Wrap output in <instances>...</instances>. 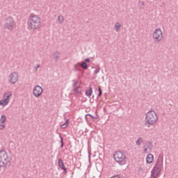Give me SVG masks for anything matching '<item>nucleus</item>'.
<instances>
[{
    "mask_svg": "<svg viewBox=\"0 0 178 178\" xmlns=\"http://www.w3.org/2000/svg\"><path fill=\"white\" fill-rule=\"evenodd\" d=\"M28 26L31 30H37L40 29V26H41V18L38 15L31 16L28 22Z\"/></svg>",
    "mask_w": 178,
    "mask_h": 178,
    "instance_id": "nucleus-1",
    "label": "nucleus"
},
{
    "mask_svg": "<svg viewBox=\"0 0 178 178\" xmlns=\"http://www.w3.org/2000/svg\"><path fill=\"white\" fill-rule=\"evenodd\" d=\"M158 120V115L154 111H148L145 115L146 124H155Z\"/></svg>",
    "mask_w": 178,
    "mask_h": 178,
    "instance_id": "nucleus-2",
    "label": "nucleus"
},
{
    "mask_svg": "<svg viewBox=\"0 0 178 178\" xmlns=\"http://www.w3.org/2000/svg\"><path fill=\"white\" fill-rule=\"evenodd\" d=\"M114 159L117 163L123 166L127 163L126 154L122 152H116L114 154Z\"/></svg>",
    "mask_w": 178,
    "mask_h": 178,
    "instance_id": "nucleus-3",
    "label": "nucleus"
},
{
    "mask_svg": "<svg viewBox=\"0 0 178 178\" xmlns=\"http://www.w3.org/2000/svg\"><path fill=\"white\" fill-rule=\"evenodd\" d=\"M9 155L6 151H0V168H6L9 163Z\"/></svg>",
    "mask_w": 178,
    "mask_h": 178,
    "instance_id": "nucleus-4",
    "label": "nucleus"
},
{
    "mask_svg": "<svg viewBox=\"0 0 178 178\" xmlns=\"http://www.w3.org/2000/svg\"><path fill=\"white\" fill-rule=\"evenodd\" d=\"M10 98H12V92H6L3 95V99L0 100V107L5 108L9 105L10 102Z\"/></svg>",
    "mask_w": 178,
    "mask_h": 178,
    "instance_id": "nucleus-5",
    "label": "nucleus"
},
{
    "mask_svg": "<svg viewBox=\"0 0 178 178\" xmlns=\"http://www.w3.org/2000/svg\"><path fill=\"white\" fill-rule=\"evenodd\" d=\"M162 169H163V165L162 164H156L154 168L152 170V178H156L159 177L161 175V172H162Z\"/></svg>",
    "mask_w": 178,
    "mask_h": 178,
    "instance_id": "nucleus-6",
    "label": "nucleus"
},
{
    "mask_svg": "<svg viewBox=\"0 0 178 178\" xmlns=\"http://www.w3.org/2000/svg\"><path fill=\"white\" fill-rule=\"evenodd\" d=\"M162 38H163V33L162 32V29L160 28L154 30L153 33V40L155 42H159L162 41Z\"/></svg>",
    "mask_w": 178,
    "mask_h": 178,
    "instance_id": "nucleus-7",
    "label": "nucleus"
},
{
    "mask_svg": "<svg viewBox=\"0 0 178 178\" xmlns=\"http://www.w3.org/2000/svg\"><path fill=\"white\" fill-rule=\"evenodd\" d=\"M15 21L12 18L7 19L6 23V29L9 30L10 31H13L15 29Z\"/></svg>",
    "mask_w": 178,
    "mask_h": 178,
    "instance_id": "nucleus-8",
    "label": "nucleus"
},
{
    "mask_svg": "<svg viewBox=\"0 0 178 178\" xmlns=\"http://www.w3.org/2000/svg\"><path fill=\"white\" fill-rule=\"evenodd\" d=\"M43 90L42 88L40 86H36L33 89V95L38 98L42 95Z\"/></svg>",
    "mask_w": 178,
    "mask_h": 178,
    "instance_id": "nucleus-9",
    "label": "nucleus"
},
{
    "mask_svg": "<svg viewBox=\"0 0 178 178\" xmlns=\"http://www.w3.org/2000/svg\"><path fill=\"white\" fill-rule=\"evenodd\" d=\"M9 82L11 84H15V83H17V80H19V75L16 72L12 73L9 76Z\"/></svg>",
    "mask_w": 178,
    "mask_h": 178,
    "instance_id": "nucleus-10",
    "label": "nucleus"
},
{
    "mask_svg": "<svg viewBox=\"0 0 178 178\" xmlns=\"http://www.w3.org/2000/svg\"><path fill=\"white\" fill-rule=\"evenodd\" d=\"M146 162L147 163H152L154 162V155L149 154L146 157Z\"/></svg>",
    "mask_w": 178,
    "mask_h": 178,
    "instance_id": "nucleus-11",
    "label": "nucleus"
},
{
    "mask_svg": "<svg viewBox=\"0 0 178 178\" xmlns=\"http://www.w3.org/2000/svg\"><path fill=\"white\" fill-rule=\"evenodd\" d=\"M58 166L60 168V169H63L65 172H67L66 167H65V164H63V160L62 159H58Z\"/></svg>",
    "mask_w": 178,
    "mask_h": 178,
    "instance_id": "nucleus-12",
    "label": "nucleus"
},
{
    "mask_svg": "<svg viewBox=\"0 0 178 178\" xmlns=\"http://www.w3.org/2000/svg\"><path fill=\"white\" fill-rule=\"evenodd\" d=\"M65 22V17L63 15H59L57 17V23L58 24H62Z\"/></svg>",
    "mask_w": 178,
    "mask_h": 178,
    "instance_id": "nucleus-13",
    "label": "nucleus"
},
{
    "mask_svg": "<svg viewBox=\"0 0 178 178\" xmlns=\"http://www.w3.org/2000/svg\"><path fill=\"white\" fill-rule=\"evenodd\" d=\"M5 122H6V115H2L0 118V123L5 124Z\"/></svg>",
    "mask_w": 178,
    "mask_h": 178,
    "instance_id": "nucleus-14",
    "label": "nucleus"
},
{
    "mask_svg": "<svg viewBox=\"0 0 178 178\" xmlns=\"http://www.w3.org/2000/svg\"><path fill=\"white\" fill-rule=\"evenodd\" d=\"M86 95L89 97H91L92 95V88H90L88 90H86Z\"/></svg>",
    "mask_w": 178,
    "mask_h": 178,
    "instance_id": "nucleus-15",
    "label": "nucleus"
},
{
    "mask_svg": "<svg viewBox=\"0 0 178 178\" xmlns=\"http://www.w3.org/2000/svg\"><path fill=\"white\" fill-rule=\"evenodd\" d=\"M69 126V120H66L65 122L60 125L61 129H66Z\"/></svg>",
    "mask_w": 178,
    "mask_h": 178,
    "instance_id": "nucleus-16",
    "label": "nucleus"
},
{
    "mask_svg": "<svg viewBox=\"0 0 178 178\" xmlns=\"http://www.w3.org/2000/svg\"><path fill=\"white\" fill-rule=\"evenodd\" d=\"M120 27H122V25L120 24V23L119 22L115 23V29L116 30V31H119V30H120Z\"/></svg>",
    "mask_w": 178,
    "mask_h": 178,
    "instance_id": "nucleus-17",
    "label": "nucleus"
},
{
    "mask_svg": "<svg viewBox=\"0 0 178 178\" xmlns=\"http://www.w3.org/2000/svg\"><path fill=\"white\" fill-rule=\"evenodd\" d=\"M143 138H139L137 140H136V145H141V144H143Z\"/></svg>",
    "mask_w": 178,
    "mask_h": 178,
    "instance_id": "nucleus-18",
    "label": "nucleus"
},
{
    "mask_svg": "<svg viewBox=\"0 0 178 178\" xmlns=\"http://www.w3.org/2000/svg\"><path fill=\"white\" fill-rule=\"evenodd\" d=\"M149 145H148V144H146L145 145V152H147V151H148V149H149Z\"/></svg>",
    "mask_w": 178,
    "mask_h": 178,
    "instance_id": "nucleus-19",
    "label": "nucleus"
},
{
    "mask_svg": "<svg viewBox=\"0 0 178 178\" xmlns=\"http://www.w3.org/2000/svg\"><path fill=\"white\" fill-rule=\"evenodd\" d=\"M5 129V124L0 123V130Z\"/></svg>",
    "mask_w": 178,
    "mask_h": 178,
    "instance_id": "nucleus-20",
    "label": "nucleus"
},
{
    "mask_svg": "<svg viewBox=\"0 0 178 178\" xmlns=\"http://www.w3.org/2000/svg\"><path fill=\"white\" fill-rule=\"evenodd\" d=\"M81 67H87V63H83L81 65Z\"/></svg>",
    "mask_w": 178,
    "mask_h": 178,
    "instance_id": "nucleus-21",
    "label": "nucleus"
},
{
    "mask_svg": "<svg viewBox=\"0 0 178 178\" xmlns=\"http://www.w3.org/2000/svg\"><path fill=\"white\" fill-rule=\"evenodd\" d=\"M102 95V90H101V87H99V97H101Z\"/></svg>",
    "mask_w": 178,
    "mask_h": 178,
    "instance_id": "nucleus-22",
    "label": "nucleus"
},
{
    "mask_svg": "<svg viewBox=\"0 0 178 178\" xmlns=\"http://www.w3.org/2000/svg\"><path fill=\"white\" fill-rule=\"evenodd\" d=\"M61 138V148H63V138Z\"/></svg>",
    "mask_w": 178,
    "mask_h": 178,
    "instance_id": "nucleus-23",
    "label": "nucleus"
},
{
    "mask_svg": "<svg viewBox=\"0 0 178 178\" xmlns=\"http://www.w3.org/2000/svg\"><path fill=\"white\" fill-rule=\"evenodd\" d=\"M86 62H90V59L87 58V59L86 60Z\"/></svg>",
    "mask_w": 178,
    "mask_h": 178,
    "instance_id": "nucleus-24",
    "label": "nucleus"
}]
</instances>
